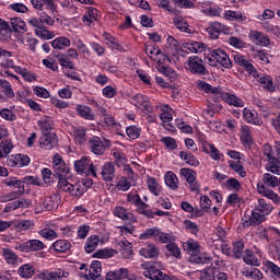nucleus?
<instances>
[{
  "label": "nucleus",
  "mask_w": 280,
  "mask_h": 280,
  "mask_svg": "<svg viewBox=\"0 0 280 280\" xmlns=\"http://www.w3.org/2000/svg\"><path fill=\"white\" fill-rule=\"evenodd\" d=\"M165 185L168 186L172 191H176L180 185V180H178V176L175 175L174 172L168 171L164 176Z\"/></svg>",
  "instance_id": "obj_36"
},
{
  "label": "nucleus",
  "mask_w": 280,
  "mask_h": 280,
  "mask_svg": "<svg viewBox=\"0 0 280 280\" xmlns=\"http://www.w3.org/2000/svg\"><path fill=\"white\" fill-rule=\"evenodd\" d=\"M11 27L14 32H25L27 25L21 18H13L11 19Z\"/></svg>",
  "instance_id": "obj_62"
},
{
  "label": "nucleus",
  "mask_w": 280,
  "mask_h": 280,
  "mask_svg": "<svg viewBox=\"0 0 280 280\" xmlns=\"http://www.w3.org/2000/svg\"><path fill=\"white\" fill-rule=\"evenodd\" d=\"M101 176L106 183L113 182V178H115V165L106 162L101 168Z\"/></svg>",
  "instance_id": "obj_29"
},
{
  "label": "nucleus",
  "mask_w": 280,
  "mask_h": 280,
  "mask_svg": "<svg viewBox=\"0 0 280 280\" xmlns=\"http://www.w3.org/2000/svg\"><path fill=\"white\" fill-rule=\"evenodd\" d=\"M257 82L261 86V89H265V91H268L269 93H275V91H277V86H275V81H272V77L268 74L258 77Z\"/></svg>",
  "instance_id": "obj_30"
},
{
  "label": "nucleus",
  "mask_w": 280,
  "mask_h": 280,
  "mask_svg": "<svg viewBox=\"0 0 280 280\" xmlns=\"http://www.w3.org/2000/svg\"><path fill=\"white\" fill-rule=\"evenodd\" d=\"M206 152H207V154H209V156L212 159V161H220V159H222V156H224V154H222V152H220L219 149L215 148L214 144H208L206 147Z\"/></svg>",
  "instance_id": "obj_53"
},
{
  "label": "nucleus",
  "mask_w": 280,
  "mask_h": 280,
  "mask_svg": "<svg viewBox=\"0 0 280 280\" xmlns=\"http://www.w3.org/2000/svg\"><path fill=\"white\" fill-rule=\"evenodd\" d=\"M2 257L9 266H19V255L10 248H2Z\"/></svg>",
  "instance_id": "obj_39"
},
{
  "label": "nucleus",
  "mask_w": 280,
  "mask_h": 280,
  "mask_svg": "<svg viewBox=\"0 0 280 280\" xmlns=\"http://www.w3.org/2000/svg\"><path fill=\"white\" fill-rule=\"evenodd\" d=\"M50 248L55 253H67V250H71V243L67 240H57Z\"/></svg>",
  "instance_id": "obj_44"
},
{
  "label": "nucleus",
  "mask_w": 280,
  "mask_h": 280,
  "mask_svg": "<svg viewBox=\"0 0 280 280\" xmlns=\"http://www.w3.org/2000/svg\"><path fill=\"white\" fill-rule=\"evenodd\" d=\"M58 143L56 133H43L39 138V145L42 150H54Z\"/></svg>",
  "instance_id": "obj_19"
},
{
  "label": "nucleus",
  "mask_w": 280,
  "mask_h": 280,
  "mask_svg": "<svg viewBox=\"0 0 280 280\" xmlns=\"http://www.w3.org/2000/svg\"><path fill=\"white\" fill-rule=\"evenodd\" d=\"M52 49H57L58 51H65V49L71 47V39L67 36L56 37L51 42Z\"/></svg>",
  "instance_id": "obj_31"
},
{
  "label": "nucleus",
  "mask_w": 280,
  "mask_h": 280,
  "mask_svg": "<svg viewBox=\"0 0 280 280\" xmlns=\"http://www.w3.org/2000/svg\"><path fill=\"white\" fill-rule=\"evenodd\" d=\"M275 207L270 202L266 201L264 198H258L255 208L252 212L250 221H245V226H250V224H261L266 222V215L272 213Z\"/></svg>",
  "instance_id": "obj_2"
},
{
  "label": "nucleus",
  "mask_w": 280,
  "mask_h": 280,
  "mask_svg": "<svg viewBox=\"0 0 280 280\" xmlns=\"http://www.w3.org/2000/svg\"><path fill=\"white\" fill-rule=\"evenodd\" d=\"M52 167L54 172L57 174V176H59V178H67V176H69V166H67V163H65V160H62L60 154L54 155Z\"/></svg>",
  "instance_id": "obj_11"
},
{
  "label": "nucleus",
  "mask_w": 280,
  "mask_h": 280,
  "mask_svg": "<svg viewBox=\"0 0 280 280\" xmlns=\"http://www.w3.org/2000/svg\"><path fill=\"white\" fill-rule=\"evenodd\" d=\"M185 68L194 75H207L209 73L205 67V61L198 56H190L185 63Z\"/></svg>",
  "instance_id": "obj_8"
},
{
  "label": "nucleus",
  "mask_w": 280,
  "mask_h": 280,
  "mask_svg": "<svg viewBox=\"0 0 280 280\" xmlns=\"http://www.w3.org/2000/svg\"><path fill=\"white\" fill-rule=\"evenodd\" d=\"M143 268V277L151 280H172V277H170L167 273H164L161 271L163 268V265L161 261H147L141 265Z\"/></svg>",
  "instance_id": "obj_4"
},
{
  "label": "nucleus",
  "mask_w": 280,
  "mask_h": 280,
  "mask_svg": "<svg viewBox=\"0 0 280 280\" xmlns=\"http://www.w3.org/2000/svg\"><path fill=\"white\" fill-rule=\"evenodd\" d=\"M183 248L187 255H190V257H195L196 255H200V253H202V246L194 238L184 242Z\"/></svg>",
  "instance_id": "obj_21"
},
{
  "label": "nucleus",
  "mask_w": 280,
  "mask_h": 280,
  "mask_svg": "<svg viewBox=\"0 0 280 280\" xmlns=\"http://www.w3.org/2000/svg\"><path fill=\"white\" fill-rule=\"evenodd\" d=\"M139 255L144 259H156L161 255V249L154 243H147L139 249Z\"/></svg>",
  "instance_id": "obj_13"
},
{
  "label": "nucleus",
  "mask_w": 280,
  "mask_h": 280,
  "mask_svg": "<svg viewBox=\"0 0 280 280\" xmlns=\"http://www.w3.org/2000/svg\"><path fill=\"white\" fill-rule=\"evenodd\" d=\"M37 126L42 132V135H52L51 130L54 129V119L49 116L42 117Z\"/></svg>",
  "instance_id": "obj_25"
},
{
  "label": "nucleus",
  "mask_w": 280,
  "mask_h": 280,
  "mask_svg": "<svg viewBox=\"0 0 280 280\" xmlns=\"http://www.w3.org/2000/svg\"><path fill=\"white\" fill-rule=\"evenodd\" d=\"M179 174L180 176H184L187 183H191L198 178V174L194 170L187 167L180 168Z\"/></svg>",
  "instance_id": "obj_55"
},
{
  "label": "nucleus",
  "mask_w": 280,
  "mask_h": 280,
  "mask_svg": "<svg viewBox=\"0 0 280 280\" xmlns=\"http://www.w3.org/2000/svg\"><path fill=\"white\" fill-rule=\"evenodd\" d=\"M147 186L153 196H161V191L163 190L161 184H159V179L156 177L147 176Z\"/></svg>",
  "instance_id": "obj_34"
},
{
  "label": "nucleus",
  "mask_w": 280,
  "mask_h": 280,
  "mask_svg": "<svg viewBox=\"0 0 280 280\" xmlns=\"http://www.w3.org/2000/svg\"><path fill=\"white\" fill-rule=\"evenodd\" d=\"M102 36L107 47H109V49H113L115 51H126V49H124V46L119 44V40H117L115 36H113L110 33L104 32Z\"/></svg>",
  "instance_id": "obj_26"
},
{
  "label": "nucleus",
  "mask_w": 280,
  "mask_h": 280,
  "mask_svg": "<svg viewBox=\"0 0 280 280\" xmlns=\"http://www.w3.org/2000/svg\"><path fill=\"white\" fill-rule=\"evenodd\" d=\"M12 36V30L10 28V24L5 22V20L0 19V40L5 42L10 40Z\"/></svg>",
  "instance_id": "obj_47"
},
{
  "label": "nucleus",
  "mask_w": 280,
  "mask_h": 280,
  "mask_svg": "<svg viewBox=\"0 0 280 280\" xmlns=\"http://www.w3.org/2000/svg\"><path fill=\"white\" fill-rule=\"evenodd\" d=\"M155 242H160L161 244H170L174 242V234L162 232L161 229L158 230V237Z\"/></svg>",
  "instance_id": "obj_60"
},
{
  "label": "nucleus",
  "mask_w": 280,
  "mask_h": 280,
  "mask_svg": "<svg viewBox=\"0 0 280 280\" xmlns=\"http://www.w3.org/2000/svg\"><path fill=\"white\" fill-rule=\"evenodd\" d=\"M196 85L199 89V91H203V93H208L209 95H219V93H221L220 88L212 86L211 84L202 80H197Z\"/></svg>",
  "instance_id": "obj_35"
},
{
  "label": "nucleus",
  "mask_w": 280,
  "mask_h": 280,
  "mask_svg": "<svg viewBox=\"0 0 280 280\" xmlns=\"http://www.w3.org/2000/svg\"><path fill=\"white\" fill-rule=\"evenodd\" d=\"M248 38L250 43H253L254 45H258V47H270V45H272V42H270V37L257 30L249 31Z\"/></svg>",
  "instance_id": "obj_10"
},
{
  "label": "nucleus",
  "mask_w": 280,
  "mask_h": 280,
  "mask_svg": "<svg viewBox=\"0 0 280 280\" xmlns=\"http://www.w3.org/2000/svg\"><path fill=\"white\" fill-rule=\"evenodd\" d=\"M183 47L190 51V54H202V51H207V44L201 42H187L183 44Z\"/></svg>",
  "instance_id": "obj_27"
},
{
  "label": "nucleus",
  "mask_w": 280,
  "mask_h": 280,
  "mask_svg": "<svg viewBox=\"0 0 280 280\" xmlns=\"http://www.w3.org/2000/svg\"><path fill=\"white\" fill-rule=\"evenodd\" d=\"M207 32L212 38H219L220 34H225V32H229V26L220 22H211L207 27Z\"/></svg>",
  "instance_id": "obj_23"
},
{
  "label": "nucleus",
  "mask_w": 280,
  "mask_h": 280,
  "mask_svg": "<svg viewBox=\"0 0 280 280\" xmlns=\"http://www.w3.org/2000/svg\"><path fill=\"white\" fill-rule=\"evenodd\" d=\"M69 277V271L56 269L55 271H44L40 273L43 280H65Z\"/></svg>",
  "instance_id": "obj_22"
},
{
  "label": "nucleus",
  "mask_w": 280,
  "mask_h": 280,
  "mask_svg": "<svg viewBox=\"0 0 280 280\" xmlns=\"http://www.w3.org/2000/svg\"><path fill=\"white\" fill-rule=\"evenodd\" d=\"M113 213L115 218H119L120 220H130L132 218V213L121 206L114 208Z\"/></svg>",
  "instance_id": "obj_52"
},
{
  "label": "nucleus",
  "mask_w": 280,
  "mask_h": 280,
  "mask_svg": "<svg viewBox=\"0 0 280 280\" xmlns=\"http://www.w3.org/2000/svg\"><path fill=\"white\" fill-rule=\"evenodd\" d=\"M211 256L202 252H200L198 255L189 257V261H191V264H211Z\"/></svg>",
  "instance_id": "obj_51"
},
{
  "label": "nucleus",
  "mask_w": 280,
  "mask_h": 280,
  "mask_svg": "<svg viewBox=\"0 0 280 280\" xmlns=\"http://www.w3.org/2000/svg\"><path fill=\"white\" fill-rule=\"evenodd\" d=\"M0 89H2V93H4L5 97L12 100L14 97V90H12V84L7 80L0 79Z\"/></svg>",
  "instance_id": "obj_56"
},
{
  "label": "nucleus",
  "mask_w": 280,
  "mask_h": 280,
  "mask_svg": "<svg viewBox=\"0 0 280 280\" xmlns=\"http://www.w3.org/2000/svg\"><path fill=\"white\" fill-rule=\"evenodd\" d=\"M58 62L60 67H63L65 69H75V66L72 63L71 59L67 57L66 55H58L57 56Z\"/></svg>",
  "instance_id": "obj_64"
},
{
  "label": "nucleus",
  "mask_w": 280,
  "mask_h": 280,
  "mask_svg": "<svg viewBox=\"0 0 280 280\" xmlns=\"http://www.w3.org/2000/svg\"><path fill=\"white\" fill-rule=\"evenodd\" d=\"M18 275L22 279H32V277L36 275V268H34L31 264H24L18 269Z\"/></svg>",
  "instance_id": "obj_41"
},
{
  "label": "nucleus",
  "mask_w": 280,
  "mask_h": 280,
  "mask_svg": "<svg viewBox=\"0 0 280 280\" xmlns=\"http://www.w3.org/2000/svg\"><path fill=\"white\" fill-rule=\"evenodd\" d=\"M77 113L80 115V117L86 119L88 121H93L95 119L93 109L86 105H77Z\"/></svg>",
  "instance_id": "obj_42"
},
{
  "label": "nucleus",
  "mask_w": 280,
  "mask_h": 280,
  "mask_svg": "<svg viewBox=\"0 0 280 280\" xmlns=\"http://www.w3.org/2000/svg\"><path fill=\"white\" fill-rule=\"evenodd\" d=\"M128 275H130V271L128 268H119L112 271H108L105 276L106 280H124L128 279Z\"/></svg>",
  "instance_id": "obj_28"
},
{
  "label": "nucleus",
  "mask_w": 280,
  "mask_h": 280,
  "mask_svg": "<svg viewBox=\"0 0 280 280\" xmlns=\"http://www.w3.org/2000/svg\"><path fill=\"white\" fill-rule=\"evenodd\" d=\"M15 250H20V253H36L38 250H45V243L39 240H30L15 246Z\"/></svg>",
  "instance_id": "obj_9"
},
{
  "label": "nucleus",
  "mask_w": 280,
  "mask_h": 280,
  "mask_svg": "<svg viewBox=\"0 0 280 280\" xmlns=\"http://www.w3.org/2000/svg\"><path fill=\"white\" fill-rule=\"evenodd\" d=\"M31 161L32 160L30 159V155L20 153V154L9 156L8 165L10 167H27Z\"/></svg>",
  "instance_id": "obj_16"
},
{
  "label": "nucleus",
  "mask_w": 280,
  "mask_h": 280,
  "mask_svg": "<svg viewBox=\"0 0 280 280\" xmlns=\"http://www.w3.org/2000/svg\"><path fill=\"white\" fill-rule=\"evenodd\" d=\"M232 253L235 259H242L244 257V243L242 241L234 242Z\"/></svg>",
  "instance_id": "obj_63"
},
{
  "label": "nucleus",
  "mask_w": 280,
  "mask_h": 280,
  "mask_svg": "<svg viewBox=\"0 0 280 280\" xmlns=\"http://www.w3.org/2000/svg\"><path fill=\"white\" fill-rule=\"evenodd\" d=\"M159 235V228H151L142 232L139 237L140 240H154L156 242V237Z\"/></svg>",
  "instance_id": "obj_59"
},
{
  "label": "nucleus",
  "mask_w": 280,
  "mask_h": 280,
  "mask_svg": "<svg viewBox=\"0 0 280 280\" xmlns=\"http://www.w3.org/2000/svg\"><path fill=\"white\" fill-rule=\"evenodd\" d=\"M0 159H5L10 152H12V140L3 137L0 138Z\"/></svg>",
  "instance_id": "obj_45"
},
{
  "label": "nucleus",
  "mask_w": 280,
  "mask_h": 280,
  "mask_svg": "<svg viewBox=\"0 0 280 280\" xmlns=\"http://www.w3.org/2000/svg\"><path fill=\"white\" fill-rule=\"evenodd\" d=\"M23 196V191L15 190L0 196V202H14L16 200H21Z\"/></svg>",
  "instance_id": "obj_48"
},
{
  "label": "nucleus",
  "mask_w": 280,
  "mask_h": 280,
  "mask_svg": "<svg viewBox=\"0 0 280 280\" xmlns=\"http://www.w3.org/2000/svg\"><path fill=\"white\" fill-rule=\"evenodd\" d=\"M280 179L270 174L265 173L262 175V184H257V191L262 198H267L268 200H271L273 205H280V197L279 194L275 192L271 189H275V187H279ZM270 187L271 189H269Z\"/></svg>",
  "instance_id": "obj_1"
},
{
  "label": "nucleus",
  "mask_w": 280,
  "mask_h": 280,
  "mask_svg": "<svg viewBox=\"0 0 280 280\" xmlns=\"http://www.w3.org/2000/svg\"><path fill=\"white\" fill-rule=\"evenodd\" d=\"M178 156L182 161H184V163L190 165L191 167H198V165H200V161H198V158L192 155L191 152L180 151Z\"/></svg>",
  "instance_id": "obj_37"
},
{
  "label": "nucleus",
  "mask_w": 280,
  "mask_h": 280,
  "mask_svg": "<svg viewBox=\"0 0 280 280\" xmlns=\"http://www.w3.org/2000/svg\"><path fill=\"white\" fill-rule=\"evenodd\" d=\"M243 260L245 264H247V266H259V259L256 258L255 254L250 249L245 250Z\"/></svg>",
  "instance_id": "obj_54"
},
{
  "label": "nucleus",
  "mask_w": 280,
  "mask_h": 280,
  "mask_svg": "<svg viewBox=\"0 0 280 280\" xmlns=\"http://www.w3.org/2000/svg\"><path fill=\"white\" fill-rule=\"evenodd\" d=\"M228 165L231 167V170H233V172H236V174H238L241 178H245L246 170L242 165V162H240L238 160H230L228 162Z\"/></svg>",
  "instance_id": "obj_49"
},
{
  "label": "nucleus",
  "mask_w": 280,
  "mask_h": 280,
  "mask_svg": "<svg viewBox=\"0 0 280 280\" xmlns=\"http://www.w3.org/2000/svg\"><path fill=\"white\" fill-rule=\"evenodd\" d=\"M98 16H100V11H97V9L93 7H89L88 11L82 16V23L85 24L88 27H93Z\"/></svg>",
  "instance_id": "obj_24"
},
{
  "label": "nucleus",
  "mask_w": 280,
  "mask_h": 280,
  "mask_svg": "<svg viewBox=\"0 0 280 280\" xmlns=\"http://www.w3.org/2000/svg\"><path fill=\"white\" fill-rule=\"evenodd\" d=\"M262 152L264 156H266L268 161L267 164L265 165L267 172L280 175V162L277 159V153L275 152V149H272L270 144H265Z\"/></svg>",
  "instance_id": "obj_6"
},
{
  "label": "nucleus",
  "mask_w": 280,
  "mask_h": 280,
  "mask_svg": "<svg viewBox=\"0 0 280 280\" xmlns=\"http://www.w3.org/2000/svg\"><path fill=\"white\" fill-rule=\"evenodd\" d=\"M221 100L229 104V106H234L235 108H244V100L240 98L236 94L231 92H222L219 93Z\"/></svg>",
  "instance_id": "obj_15"
},
{
  "label": "nucleus",
  "mask_w": 280,
  "mask_h": 280,
  "mask_svg": "<svg viewBox=\"0 0 280 280\" xmlns=\"http://www.w3.org/2000/svg\"><path fill=\"white\" fill-rule=\"evenodd\" d=\"M90 150L91 152H93V154L102 156V154H104V152L106 151V147L104 145V142H102V139H100V137H95L90 140Z\"/></svg>",
  "instance_id": "obj_32"
},
{
  "label": "nucleus",
  "mask_w": 280,
  "mask_h": 280,
  "mask_svg": "<svg viewBox=\"0 0 280 280\" xmlns=\"http://www.w3.org/2000/svg\"><path fill=\"white\" fill-rule=\"evenodd\" d=\"M58 189L60 191H65L66 194H70V196H73L75 198L82 196L86 191V188H84L81 183L71 184L65 177L59 178Z\"/></svg>",
  "instance_id": "obj_7"
},
{
  "label": "nucleus",
  "mask_w": 280,
  "mask_h": 280,
  "mask_svg": "<svg viewBox=\"0 0 280 280\" xmlns=\"http://www.w3.org/2000/svg\"><path fill=\"white\" fill-rule=\"evenodd\" d=\"M58 207H60V195L58 194L47 197L43 202L37 205V209H40V211H55Z\"/></svg>",
  "instance_id": "obj_14"
},
{
  "label": "nucleus",
  "mask_w": 280,
  "mask_h": 280,
  "mask_svg": "<svg viewBox=\"0 0 280 280\" xmlns=\"http://www.w3.org/2000/svg\"><path fill=\"white\" fill-rule=\"evenodd\" d=\"M131 104L137 108H140L143 113H152V110H154L152 103H150V98L143 94H136L132 96Z\"/></svg>",
  "instance_id": "obj_12"
},
{
  "label": "nucleus",
  "mask_w": 280,
  "mask_h": 280,
  "mask_svg": "<svg viewBox=\"0 0 280 280\" xmlns=\"http://www.w3.org/2000/svg\"><path fill=\"white\" fill-rule=\"evenodd\" d=\"M35 34L38 38H43L44 40H51V38L56 37V33L45 30L44 26H42V28H36Z\"/></svg>",
  "instance_id": "obj_58"
},
{
  "label": "nucleus",
  "mask_w": 280,
  "mask_h": 280,
  "mask_svg": "<svg viewBox=\"0 0 280 280\" xmlns=\"http://www.w3.org/2000/svg\"><path fill=\"white\" fill-rule=\"evenodd\" d=\"M30 207H32V201L30 199L21 198L15 201L7 203L3 209V213L16 211V209H30Z\"/></svg>",
  "instance_id": "obj_18"
},
{
  "label": "nucleus",
  "mask_w": 280,
  "mask_h": 280,
  "mask_svg": "<svg viewBox=\"0 0 280 280\" xmlns=\"http://www.w3.org/2000/svg\"><path fill=\"white\" fill-rule=\"evenodd\" d=\"M127 200L131 205H135V207H137L138 209H143L145 207H149L148 203L141 201V196L139 195L129 194L127 196Z\"/></svg>",
  "instance_id": "obj_61"
},
{
  "label": "nucleus",
  "mask_w": 280,
  "mask_h": 280,
  "mask_svg": "<svg viewBox=\"0 0 280 280\" xmlns=\"http://www.w3.org/2000/svg\"><path fill=\"white\" fill-rule=\"evenodd\" d=\"M173 23L179 32H184L185 34H194L196 32L194 26L189 25V23L180 16L174 18Z\"/></svg>",
  "instance_id": "obj_33"
},
{
  "label": "nucleus",
  "mask_w": 280,
  "mask_h": 280,
  "mask_svg": "<svg viewBox=\"0 0 280 280\" xmlns=\"http://www.w3.org/2000/svg\"><path fill=\"white\" fill-rule=\"evenodd\" d=\"M74 168L80 176H93L97 178V168L91 163V159L88 156L74 161Z\"/></svg>",
  "instance_id": "obj_5"
},
{
  "label": "nucleus",
  "mask_w": 280,
  "mask_h": 280,
  "mask_svg": "<svg viewBox=\"0 0 280 280\" xmlns=\"http://www.w3.org/2000/svg\"><path fill=\"white\" fill-rule=\"evenodd\" d=\"M100 246V236L97 235H91L90 237L86 238L85 244H84V250L88 254L93 253L95 248Z\"/></svg>",
  "instance_id": "obj_46"
},
{
  "label": "nucleus",
  "mask_w": 280,
  "mask_h": 280,
  "mask_svg": "<svg viewBox=\"0 0 280 280\" xmlns=\"http://www.w3.org/2000/svg\"><path fill=\"white\" fill-rule=\"evenodd\" d=\"M223 18L226 21H237L238 23H246V21H248V18L243 15L242 11H225Z\"/></svg>",
  "instance_id": "obj_40"
},
{
  "label": "nucleus",
  "mask_w": 280,
  "mask_h": 280,
  "mask_svg": "<svg viewBox=\"0 0 280 280\" xmlns=\"http://www.w3.org/2000/svg\"><path fill=\"white\" fill-rule=\"evenodd\" d=\"M86 280H96L102 275V262L93 260L90 268L82 273Z\"/></svg>",
  "instance_id": "obj_17"
},
{
  "label": "nucleus",
  "mask_w": 280,
  "mask_h": 280,
  "mask_svg": "<svg viewBox=\"0 0 280 280\" xmlns=\"http://www.w3.org/2000/svg\"><path fill=\"white\" fill-rule=\"evenodd\" d=\"M241 141H243L245 145H250V143H253V132L250 131V127L246 125L241 127Z\"/></svg>",
  "instance_id": "obj_50"
},
{
  "label": "nucleus",
  "mask_w": 280,
  "mask_h": 280,
  "mask_svg": "<svg viewBox=\"0 0 280 280\" xmlns=\"http://www.w3.org/2000/svg\"><path fill=\"white\" fill-rule=\"evenodd\" d=\"M243 277H246V279H254V280H261L264 279V272L257 268L253 267H246L243 270H241Z\"/></svg>",
  "instance_id": "obj_38"
},
{
  "label": "nucleus",
  "mask_w": 280,
  "mask_h": 280,
  "mask_svg": "<svg viewBox=\"0 0 280 280\" xmlns=\"http://www.w3.org/2000/svg\"><path fill=\"white\" fill-rule=\"evenodd\" d=\"M243 118L247 124H252L253 126H261V124H264V120H261L257 110L248 107L243 109Z\"/></svg>",
  "instance_id": "obj_20"
},
{
  "label": "nucleus",
  "mask_w": 280,
  "mask_h": 280,
  "mask_svg": "<svg viewBox=\"0 0 280 280\" xmlns=\"http://www.w3.org/2000/svg\"><path fill=\"white\" fill-rule=\"evenodd\" d=\"M117 255V250L113 248H104L94 253V257H98V259H110V257H115Z\"/></svg>",
  "instance_id": "obj_57"
},
{
  "label": "nucleus",
  "mask_w": 280,
  "mask_h": 280,
  "mask_svg": "<svg viewBox=\"0 0 280 280\" xmlns=\"http://www.w3.org/2000/svg\"><path fill=\"white\" fill-rule=\"evenodd\" d=\"M72 137L75 143H79V145L86 143V129L83 127H73Z\"/></svg>",
  "instance_id": "obj_43"
},
{
  "label": "nucleus",
  "mask_w": 280,
  "mask_h": 280,
  "mask_svg": "<svg viewBox=\"0 0 280 280\" xmlns=\"http://www.w3.org/2000/svg\"><path fill=\"white\" fill-rule=\"evenodd\" d=\"M205 60L210 67L233 69V61H231V57H229V54H226L222 48L209 50V52L205 55Z\"/></svg>",
  "instance_id": "obj_3"
}]
</instances>
